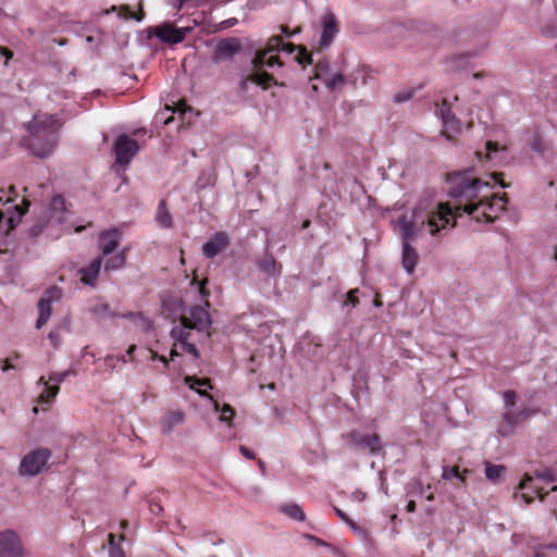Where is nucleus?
Instances as JSON below:
<instances>
[{
  "label": "nucleus",
  "mask_w": 557,
  "mask_h": 557,
  "mask_svg": "<svg viewBox=\"0 0 557 557\" xmlns=\"http://www.w3.org/2000/svg\"><path fill=\"white\" fill-rule=\"evenodd\" d=\"M28 132L27 146L34 156L46 158L58 145L59 121L49 114H37L26 125Z\"/></svg>",
  "instance_id": "3"
},
{
  "label": "nucleus",
  "mask_w": 557,
  "mask_h": 557,
  "mask_svg": "<svg viewBox=\"0 0 557 557\" xmlns=\"http://www.w3.org/2000/svg\"><path fill=\"white\" fill-rule=\"evenodd\" d=\"M76 372L72 369L65 370L63 372H53L49 375V382H54L55 384L52 386L48 385V382L41 376L38 381L39 384L45 386L44 392L40 395V401L45 404H49L59 393L60 387L59 384L64 382L67 376L75 375Z\"/></svg>",
  "instance_id": "16"
},
{
  "label": "nucleus",
  "mask_w": 557,
  "mask_h": 557,
  "mask_svg": "<svg viewBox=\"0 0 557 557\" xmlns=\"http://www.w3.org/2000/svg\"><path fill=\"white\" fill-rule=\"evenodd\" d=\"M239 451L243 456H245L247 459H255L256 458V455L246 446H240L239 447Z\"/></svg>",
  "instance_id": "58"
},
{
  "label": "nucleus",
  "mask_w": 557,
  "mask_h": 557,
  "mask_svg": "<svg viewBox=\"0 0 557 557\" xmlns=\"http://www.w3.org/2000/svg\"><path fill=\"white\" fill-rule=\"evenodd\" d=\"M109 557H125V554L121 546H113L109 549Z\"/></svg>",
  "instance_id": "54"
},
{
  "label": "nucleus",
  "mask_w": 557,
  "mask_h": 557,
  "mask_svg": "<svg viewBox=\"0 0 557 557\" xmlns=\"http://www.w3.org/2000/svg\"><path fill=\"white\" fill-rule=\"evenodd\" d=\"M315 77L322 79V74H327L330 72V63L326 60H321L315 65Z\"/></svg>",
  "instance_id": "43"
},
{
  "label": "nucleus",
  "mask_w": 557,
  "mask_h": 557,
  "mask_svg": "<svg viewBox=\"0 0 557 557\" xmlns=\"http://www.w3.org/2000/svg\"><path fill=\"white\" fill-rule=\"evenodd\" d=\"M182 346L187 352L194 355L195 357L199 356L198 349L194 344L186 342V344H183Z\"/></svg>",
  "instance_id": "56"
},
{
  "label": "nucleus",
  "mask_w": 557,
  "mask_h": 557,
  "mask_svg": "<svg viewBox=\"0 0 557 557\" xmlns=\"http://www.w3.org/2000/svg\"><path fill=\"white\" fill-rule=\"evenodd\" d=\"M280 510H281V512H283L284 515H286L287 517H289L293 520L305 521V519H306V515H305L302 508L298 504H295V503L284 504L280 507Z\"/></svg>",
  "instance_id": "27"
},
{
  "label": "nucleus",
  "mask_w": 557,
  "mask_h": 557,
  "mask_svg": "<svg viewBox=\"0 0 557 557\" xmlns=\"http://www.w3.org/2000/svg\"><path fill=\"white\" fill-rule=\"evenodd\" d=\"M453 212L446 203L435 202L432 199H421L410 214H401L397 219V226L401 237V264L408 274L414 272L419 261L417 250L410 242L417 239L426 225L432 236L445 228L450 223Z\"/></svg>",
  "instance_id": "1"
},
{
  "label": "nucleus",
  "mask_w": 557,
  "mask_h": 557,
  "mask_svg": "<svg viewBox=\"0 0 557 557\" xmlns=\"http://www.w3.org/2000/svg\"><path fill=\"white\" fill-rule=\"evenodd\" d=\"M140 312H128V313H125V314H121V317L125 318V319H129L134 322H137L138 318L140 317ZM120 317V314L117 315Z\"/></svg>",
  "instance_id": "61"
},
{
  "label": "nucleus",
  "mask_w": 557,
  "mask_h": 557,
  "mask_svg": "<svg viewBox=\"0 0 557 557\" xmlns=\"http://www.w3.org/2000/svg\"><path fill=\"white\" fill-rule=\"evenodd\" d=\"M210 304L208 300L205 301V306L195 305L189 308L186 314H183L181 319L186 320L189 329L196 330L198 332L207 331L212 321L209 314L208 308Z\"/></svg>",
  "instance_id": "10"
},
{
  "label": "nucleus",
  "mask_w": 557,
  "mask_h": 557,
  "mask_svg": "<svg viewBox=\"0 0 557 557\" xmlns=\"http://www.w3.org/2000/svg\"><path fill=\"white\" fill-rule=\"evenodd\" d=\"M472 169L468 168L462 171L453 172L447 175L448 195L451 198H461L467 201L466 205L456 206L450 220L455 214L465 212L471 215L475 221L484 220L492 223L504 210L506 205V194L503 196L494 195L492 199H481L478 203L472 201L479 196L482 187H487L488 183L472 175ZM450 210H453L450 208Z\"/></svg>",
  "instance_id": "2"
},
{
  "label": "nucleus",
  "mask_w": 557,
  "mask_h": 557,
  "mask_svg": "<svg viewBox=\"0 0 557 557\" xmlns=\"http://www.w3.org/2000/svg\"><path fill=\"white\" fill-rule=\"evenodd\" d=\"M492 178L497 183L499 184L503 188H506L508 187L507 184H505L503 181H502V177H503V174L502 173H492L491 174Z\"/></svg>",
  "instance_id": "60"
},
{
  "label": "nucleus",
  "mask_w": 557,
  "mask_h": 557,
  "mask_svg": "<svg viewBox=\"0 0 557 557\" xmlns=\"http://www.w3.org/2000/svg\"><path fill=\"white\" fill-rule=\"evenodd\" d=\"M473 57L472 53H467V54H461V55H457V57H454L451 60H450V66L453 70H458L459 69V64L460 62L469 59Z\"/></svg>",
  "instance_id": "48"
},
{
  "label": "nucleus",
  "mask_w": 557,
  "mask_h": 557,
  "mask_svg": "<svg viewBox=\"0 0 557 557\" xmlns=\"http://www.w3.org/2000/svg\"><path fill=\"white\" fill-rule=\"evenodd\" d=\"M485 469V476L488 481L496 483L499 481V479L504 475L506 472V467L503 465H494L490 461H486L484 463Z\"/></svg>",
  "instance_id": "28"
},
{
  "label": "nucleus",
  "mask_w": 557,
  "mask_h": 557,
  "mask_svg": "<svg viewBox=\"0 0 557 557\" xmlns=\"http://www.w3.org/2000/svg\"><path fill=\"white\" fill-rule=\"evenodd\" d=\"M533 413L534 410L525 406L519 409L504 410L500 421L497 424V433L503 437L511 436L516 428L522 424Z\"/></svg>",
  "instance_id": "7"
},
{
  "label": "nucleus",
  "mask_w": 557,
  "mask_h": 557,
  "mask_svg": "<svg viewBox=\"0 0 557 557\" xmlns=\"http://www.w3.org/2000/svg\"><path fill=\"white\" fill-rule=\"evenodd\" d=\"M277 28H278V30L282 33V35H283L284 37H286V38H290V37H293V36H294V33H292V30L289 29V27H288V26H286V25H281V26H278Z\"/></svg>",
  "instance_id": "59"
},
{
  "label": "nucleus",
  "mask_w": 557,
  "mask_h": 557,
  "mask_svg": "<svg viewBox=\"0 0 557 557\" xmlns=\"http://www.w3.org/2000/svg\"><path fill=\"white\" fill-rule=\"evenodd\" d=\"M24 548L18 534L13 530L0 532V557H22Z\"/></svg>",
  "instance_id": "13"
},
{
  "label": "nucleus",
  "mask_w": 557,
  "mask_h": 557,
  "mask_svg": "<svg viewBox=\"0 0 557 557\" xmlns=\"http://www.w3.org/2000/svg\"><path fill=\"white\" fill-rule=\"evenodd\" d=\"M187 381H193L194 382V383L190 384V387L196 389L201 396L207 395L206 392H203V391H201L199 388H196V386H195V385H197V386H205V385H207L208 384L207 380L190 379V377H188Z\"/></svg>",
  "instance_id": "49"
},
{
  "label": "nucleus",
  "mask_w": 557,
  "mask_h": 557,
  "mask_svg": "<svg viewBox=\"0 0 557 557\" xmlns=\"http://www.w3.org/2000/svg\"><path fill=\"white\" fill-rule=\"evenodd\" d=\"M258 269L267 274L269 277H277L282 273V265L278 263L272 255L264 253L257 260Z\"/></svg>",
  "instance_id": "22"
},
{
  "label": "nucleus",
  "mask_w": 557,
  "mask_h": 557,
  "mask_svg": "<svg viewBox=\"0 0 557 557\" xmlns=\"http://www.w3.org/2000/svg\"><path fill=\"white\" fill-rule=\"evenodd\" d=\"M297 51H298V53L295 57V60L297 61V63H299L301 65H306V64H311L312 63V57H311L310 53H308L306 47L299 46Z\"/></svg>",
  "instance_id": "37"
},
{
  "label": "nucleus",
  "mask_w": 557,
  "mask_h": 557,
  "mask_svg": "<svg viewBox=\"0 0 557 557\" xmlns=\"http://www.w3.org/2000/svg\"><path fill=\"white\" fill-rule=\"evenodd\" d=\"M442 478L444 480L458 479L460 482H465V475L459 472L458 467L444 466Z\"/></svg>",
  "instance_id": "35"
},
{
  "label": "nucleus",
  "mask_w": 557,
  "mask_h": 557,
  "mask_svg": "<svg viewBox=\"0 0 557 557\" xmlns=\"http://www.w3.org/2000/svg\"><path fill=\"white\" fill-rule=\"evenodd\" d=\"M503 398H504V410L513 409V407L516 405L517 394L513 391L508 389L504 393Z\"/></svg>",
  "instance_id": "38"
},
{
  "label": "nucleus",
  "mask_w": 557,
  "mask_h": 557,
  "mask_svg": "<svg viewBox=\"0 0 557 557\" xmlns=\"http://www.w3.org/2000/svg\"><path fill=\"white\" fill-rule=\"evenodd\" d=\"M216 176L213 171H202L197 180V190L214 185Z\"/></svg>",
  "instance_id": "33"
},
{
  "label": "nucleus",
  "mask_w": 557,
  "mask_h": 557,
  "mask_svg": "<svg viewBox=\"0 0 557 557\" xmlns=\"http://www.w3.org/2000/svg\"><path fill=\"white\" fill-rule=\"evenodd\" d=\"M92 312L99 317H110V318H115L117 317L119 314L111 311L110 309V306L108 304H99V305H96L94 308H92Z\"/></svg>",
  "instance_id": "36"
},
{
  "label": "nucleus",
  "mask_w": 557,
  "mask_h": 557,
  "mask_svg": "<svg viewBox=\"0 0 557 557\" xmlns=\"http://www.w3.org/2000/svg\"><path fill=\"white\" fill-rule=\"evenodd\" d=\"M0 52L2 55L7 58V60L11 59L13 57V52L9 50L8 48L0 47Z\"/></svg>",
  "instance_id": "63"
},
{
  "label": "nucleus",
  "mask_w": 557,
  "mask_h": 557,
  "mask_svg": "<svg viewBox=\"0 0 557 557\" xmlns=\"http://www.w3.org/2000/svg\"><path fill=\"white\" fill-rule=\"evenodd\" d=\"M486 157L492 159V152H497L499 150L498 144L493 141H487L486 145Z\"/></svg>",
  "instance_id": "52"
},
{
  "label": "nucleus",
  "mask_w": 557,
  "mask_h": 557,
  "mask_svg": "<svg viewBox=\"0 0 557 557\" xmlns=\"http://www.w3.org/2000/svg\"><path fill=\"white\" fill-rule=\"evenodd\" d=\"M115 162L120 165L127 166L139 151L138 143L129 136L119 135L113 145Z\"/></svg>",
  "instance_id": "9"
},
{
  "label": "nucleus",
  "mask_w": 557,
  "mask_h": 557,
  "mask_svg": "<svg viewBox=\"0 0 557 557\" xmlns=\"http://www.w3.org/2000/svg\"><path fill=\"white\" fill-rule=\"evenodd\" d=\"M412 96H413L412 90L400 91L394 96V101L397 103H403V102L410 100L412 98Z\"/></svg>",
  "instance_id": "46"
},
{
  "label": "nucleus",
  "mask_w": 557,
  "mask_h": 557,
  "mask_svg": "<svg viewBox=\"0 0 557 557\" xmlns=\"http://www.w3.org/2000/svg\"><path fill=\"white\" fill-rule=\"evenodd\" d=\"M530 147L534 152L539 153L540 156H544L546 150L548 149L546 141L539 133H535L533 135L532 140L530 143Z\"/></svg>",
  "instance_id": "34"
},
{
  "label": "nucleus",
  "mask_w": 557,
  "mask_h": 557,
  "mask_svg": "<svg viewBox=\"0 0 557 557\" xmlns=\"http://www.w3.org/2000/svg\"><path fill=\"white\" fill-rule=\"evenodd\" d=\"M46 224H47L46 222L35 224L34 226H32L29 228V234L32 236L39 235L42 232V230L46 227Z\"/></svg>",
  "instance_id": "55"
},
{
  "label": "nucleus",
  "mask_w": 557,
  "mask_h": 557,
  "mask_svg": "<svg viewBox=\"0 0 557 557\" xmlns=\"http://www.w3.org/2000/svg\"><path fill=\"white\" fill-rule=\"evenodd\" d=\"M255 72L251 73L253 84L260 86L262 89H268L273 85H277L275 77L263 70V67H253Z\"/></svg>",
  "instance_id": "24"
},
{
  "label": "nucleus",
  "mask_w": 557,
  "mask_h": 557,
  "mask_svg": "<svg viewBox=\"0 0 557 557\" xmlns=\"http://www.w3.org/2000/svg\"><path fill=\"white\" fill-rule=\"evenodd\" d=\"M345 438L347 444L361 451H368L370 455L376 456L383 450L381 438L377 434H367L360 431L349 432Z\"/></svg>",
  "instance_id": "8"
},
{
  "label": "nucleus",
  "mask_w": 557,
  "mask_h": 557,
  "mask_svg": "<svg viewBox=\"0 0 557 557\" xmlns=\"http://www.w3.org/2000/svg\"><path fill=\"white\" fill-rule=\"evenodd\" d=\"M322 81L330 90H336L346 83V78L342 73L326 75L325 77L322 78Z\"/></svg>",
  "instance_id": "32"
},
{
  "label": "nucleus",
  "mask_w": 557,
  "mask_h": 557,
  "mask_svg": "<svg viewBox=\"0 0 557 557\" xmlns=\"http://www.w3.org/2000/svg\"><path fill=\"white\" fill-rule=\"evenodd\" d=\"M307 539L317 543L318 545H321V546H324V547H327L330 548L334 554H338L339 553V549L336 548L334 545L330 544V543H326L324 542L323 540L314 536V535H307Z\"/></svg>",
  "instance_id": "45"
},
{
  "label": "nucleus",
  "mask_w": 557,
  "mask_h": 557,
  "mask_svg": "<svg viewBox=\"0 0 557 557\" xmlns=\"http://www.w3.org/2000/svg\"><path fill=\"white\" fill-rule=\"evenodd\" d=\"M136 323H137L138 327L140 329V331L144 333H149L153 329L152 321L150 319L144 317L143 313L140 314V317L138 318Z\"/></svg>",
  "instance_id": "40"
},
{
  "label": "nucleus",
  "mask_w": 557,
  "mask_h": 557,
  "mask_svg": "<svg viewBox=\"0 0 557 557\" xmlns=\"http://www.w3.org/2000/svg\"><path fill=\"white\" fill-rule=\"evenodd\" d=\"M351 499L357 502V503H361L366 499V493L362 492V491H355L351 493Z\"/></svg>",
  "instance_id": "57"
},
{
  "label": "nucleus",
  "mask_w": 557,
  "mask_h": 557,
  "mask_svg": "<svg viewBox=\"0 0 557 557\" xmlns=\"http://www.w3.org/2000/svg\"><path fill=\"white\" fill-rule=\"evenodd\" d=\"M101 265L102 259L99 257L94 259L89 265L79 269L78 274L81 275V282L85 285L95 286Z\"/></svg>",
  "instance_id": "21"
},
{
  "label": "nucleus",
  "mask_w": 557,
  "mask_h": 557,
  "mask_svg": "<svg viewBox=\"0 0 557 557\" xmlns=\"http://www.w3.org/2000/svg\"><path fill=\"white\" fill-rule=\"evenodd\" d=\"M358 293H359L358 288L350 289L346 295V300L344 301V306L350 305L354 308L357 307V305L359 304V299L357 296Z\"/></svg>",
  "instance_id": "41"
},
{
  "label": "nucleus",
  "mask_w": 557,
  "mask_h": 557,
  "mask_svg": "<svg viewBox=\"0 0 557 557\" xmlns=\"http://www.w3.org/2000/svg\"><path fill=\"white\" fill-rule=\"evenodd\" d=\"M299 46H296L292 42H284L283 37L281 35H273L267 41L263 48H260L256 51L255 57L251 59L252 67H274L277 65L278 67L283 66V62L281 61L278 55L273 53H277L281 50L286 51L287 53H294L297 51Z\"/></svg>",
  "instance_id": "4"
},
{
  "label": "nucleus",
  "mask_w": 557,
  "mask_h": 557,
  "mask_svg": "<svg viewBox=\"0 0 557 557\" xmlns=\"http://www.w3.org/2000/svg\"><path fill=\"white\" fill-rule=\"evenodd\" d=\"M253 79H255V77H252L251 73L248 74L247 76L243 77L239 82V88L243 91H246L248 89L249 85L253 84Z\"/></svg>",
  "instance_id": "50"
},
{
  "label": "nucleus",
  "mask_w": 557,
  "mask_h": 557,
  "mask_svg": "<svg viewBox=\"0 0 557 557\" xmlns=\"http://www.w3.org/2000/svg\"><path fill=\"white\" fill-rule=\"evenodd\" d=\"M540 479L547 483L555 482L557 480V462L553 467H545L542 470H534L532 473H525L519 483V490H531V494L522 493L521 497L527 504L533 502L534 496L540 497L541 500L545 498L547 492L543 494L542 488L530 486L533 479Z\"/></svg>",
  "instance_id": "5"
},
{
  "label": "nucleus",
  "mask_w": 557,
  "mask_h": 557,
  "mask_svg": "<svg viewBox=\"0 0 557 557\" xmlns=\"http://www.w3.org/2000/svg\"><path fill=\"white\" fill-rule=\"evenodd\" d=\"M213 406L215 411H220L219 420L231 425L235 416V410L227 404H224L223 407L220 408V404L216 400L213 401Z\"/></svg>",
  "instance_id": "31"
},
{
  "label": "nucleus",
  "mask_w": 557,
  "mask_h": 557,
  "mask_svg": "<svg viewBox=\"0 0 557 557\" xmlns=\"http://www.w3.org/2000/svg\"><path fill=\"white\" fill-rule=\"evenodd\" d=\"M25 206L28 207L29 202L24 201ZM27 208L22 209L18 206L14 207V212L9 216H5L2 211H0V228L5 227L3 231L5 234H9L10 231H13L21 222L22 216L26 213Z\"/></svg>",
  "instance_id": "20"
},
{
  "label": "nucleus",
  "mask_w": 557,
  "mask_h": 557,
  "mask_svg": "<svg viewBox=\"0 0 557 557\" xmlns=\"http://www.w3.org/2000/svg\"><path fill=\"white\" fill-rule=\"evenodd\" d=\"M409 494L416 495V496H422L424 493V486L421 482V480L416 479L409 484Z\"/></svg>",
  "instance_id": "39"
},
{
  "label": "nucleus",
  "mask_w": 557,
  "mask_h": 557,
  "mask_svg": "<svg viewBox=\"0 0 557 557\" xmlns=\"http://www.w3.org/2000/svg\"><path fill=\"white\" fill-rule=\"evenodd\" d=\"M62 333L59 330H51L48 334V338L51 342L54 349H58L62 343Z\"/></svg>",
  "instance_id": "42"
},
{
  "label": "nucleus",
  "mask_w": 557,
  "mask_h": 557,
  "mask_svg": "<svg viewBox=\"0 0 557 557\" xmlns=\"http://www.w3.org/2000/svg\"><path fill=\"white\" fill-rule=\"evenodd\" d=\"M162 510V507L158 503H153L150 505V511L153 513H159Z\"/></svg>",
  "instance_id": "64"
},
{
  "label": "nucleus",
  "mask_w": 557,
  "mask_h": 557,
  "mask_svg": "<svg viewBox=\"0 0 557 557\" xmlns=\"http://www.w3.org/2000/svg\"><path fill=\"white\" fill-rule=\"evenodd\" d=\"M53 330H59L60 333L64 334L70 332V321L67 318L62 319Z\"/></svg>",
  "instance_id": "51"
},
{
  "label": "nucleus",
  "mask_w": 557,
  "mask_h": 557,
  "mask_svg": "<svg viewBox=\"0 0 557 557\" xmlns=\"http://www.w3.org/2000/svg\"><path fill=\"white\" fill-rule=\"evenodd\" d=\"M231 244V237L226 232H216L212 234L208 242L202 245V253L208 259H213L223 252Z\"/></svg>",
  "instance_id": "17"
},
{
  "label": "nucleus",
  "mask_w": 557,
  "mask_h": 557,
  "mask_svg": "<svg viewBox=\"0 0 557 557\" xmlns=\"http://www.w3.org/2000/svg\"><path fill=\"white\" fill-rule=\"evenodd\" d=\"M126 262V249L115 253L114 256L108 258L104 263V270H119L124 267Z\"/></svg>",
  "instance_id": "30"
},
{
  "label": "nucleus",
  "mask_w": 557,
  "mask_h": 557,
  "mask_svg": "<svg viewBox=\"0 0 557 557\" xmlns=\"http://www.w3.org/2000/svg\"><path fill=\"white\" fill-rule=\"evenodd\" d=\"M184 421V413L180 410L169 411L162 418V428L165 433H170L175 426Z\"/></svg>",
  "instance_id": "25"
},
{
  "label": "nucleus",
  "mask_w": 557,
  "mask_h": 557,
  "mask_svg": "<svg viewBox=\"0 0 557 557\" xmlns=\"http://www.w3.org/2000/svg\"><path fill=\"white\" fill-rule=\"evenodd\" d=\"M62 297L61 288L57 286H52L47 289L38 302V320L36 322V327L41 329L49 320L51 315V305L55 301H59Z\"/></svg>",
  "instance_id": "14"
},
{
  "label": "nucleus",
  "mask_w": 557,
  "mask_h": 557,
  "mask_svg": "<svg viewBox=\"0 0 557 557\" xmlns=\"http://www.w3.org/2000/svg\"><path fill=\"white\" fill-rule=\"evenodd\" d=\"M154 219L160 227H163V228H172L173 227L172 214L168 210L166 201L164 199L159 201Z\"/></svg>",
  "instance_id": "23"
},
{
  "label": "nucleus",
  "mask_w": 557,
  "mask_h": 557,
  "mask_svg": "<svg viewBox=\"0 0 557 557\" xmlns=\"http://www.w3.org/2000/svg\"><path fill=\"white\" fill-rule=\"evenodd\" d=\"M237 23H238V20L236 17H231V18L224 20L218 24L215 30H224V29L231 28V27L235 26Z\"/></svg>",
  "instance_id": "47"
},
{
  "label": "nucleus",
  "mask_w": 557,
  "mask_h": 557,
  "mask_svg": "<svg viewBox=\"0 0 557 557\" xmlns=\"http://www.w3.org/2000/svg\"><path fill=\"white\" fill-rule=\"evenodd\" d=\"M122 10H125L128 12L127 15H125V18H136L138 22H140L144 17V14H140V15H135L134 13L129 12L128 11V7H122Z\"/></svg>",
  "instance_id": "62"
},
{
  "label": "nucleus",
  "mask_w": 557,
  "mask_h": 557,
  "mask_svg": "<svg viewBox=\"0 0 557 557\" xmlns=\"http://www.w3.org/2000/svg\"><path fill=\"white\" fill-rule=\"evenodd\" d=\"M177 1H178V4H177L178 10L183 9L188 3H193L195 5H200V4L208 2V0H177Z\"/></svg>",
  "instance_id": "53"
},
{
  "label": "nucleus",
  "mask_w": 557,
  "mask_h": 557,
  "mask_svg": "<svg viewBox=\"0 0 557 557\" xmlns=\"http://www.w3.org/2000/svg\"><path fill=\"white\" fill-rule=\"evenodd\" d=\"M338 30H339L338 24H337V21H336V17L334 16V14L327 13V14L323 15L322 33H321V36L319 39V46L321 48L329 47L333 42Z\"/></svg>",
  "instance_id": "18"
},
{
  "label": "nucleus",
  "mask_w": 557,
  "mask_h": 557,
  "mask_svg": "<svg viewBox=\"0 0 557 557\" xmlns=\"http://www.w3.org/2000/svg\"><path fill=\"white\" fill-rule=\"evenodd\" d=\"M181 320V324L180 325H175L172 330H171V336L173 339L180 342L182 345L183 344H186V342H188V338H189V332L188 330L189 326H188V322L186 320H183V319H180Z\"/></svg>",
  "instance_id": "29"
},
{
  "label": "nucleus",
  "mask_w": 557,
  "mask_h": 557,
  "mask_svg": "<svg viewBox=\"0 0 557 557\" xmlns=\"http://www.w3.org/2000/svg\"><path fill=\"white\" fill-rule=\"evenodd\" d=\"M121 243V233L116 228L104 231L99 236V247L102 256L114 252Z\"/></svg>",
  "instance_id": "19"
},
{
  "label": "nucleus",
  "mask_w": 557,
  "mask_h": 557,
  "mask_svg": "<svg viewBox=\"0 0 557 557\" xmlns=\"http://www.w3.org/2000/svg\"><path fill=\"white\" fill-rule=\"evenodd\" d=\"M51 458V450L39 447L25 455L18 467V473L23 476H35L42 472Z\"/></svg>",
  "instance_id": "6"
},
{
  "label": "nucleus",
  "mask_w": 557,
  "mask_h": 557,
  "mask_svg": "<svg viewBox=\"0 0 557 557\" xmlns=\"http://www.w3.org/2000/svg\"><path fill=\"white\" fill-rule=\"evenodd\" d=\"M50 218L61 222L63 213L66 211L65 200L62 196L55 195L50 202L49 207Z\"/></svg>",
  "instance_id": "26"
},
{
  "label": "nucleus",
  "mask_w": 557,
  "mask_h": 557,
  "mask_svg": "<svg viewBox=\"0 0 557 557\" xmlns=\"http://www.w3.org/2000/svg\"><path fill=\"white\" fill-rule=\"evenodd\" d=\"M336 515L338 518H341L343 521H345L352 530L358 531L359 527L348 518V516L339 508H334Z\"/></svg>",
  "instance_id": "44"
},
{
  "label": "nucleus",
  "mask_w": 557,
  "mask_h": 557,
  "mask_svg": "<svg viewBox=\"0 0 557 557\" xmlns=\"http://www.w3.org/2000/svg\"><path fill=\"white\" fill-rule=\"evenodd\" d=\"M242 51L240 40L237 37H227L216 42L212 52V61L218 64L234 58Z\"/></svg>",
  "instance_id": "11"
},
{
  "label": "nucleus",
  "mask_w": 557,
  "mask_h": 557,
  "mask_svg": "<svg viewBox=\"0 0 557 557\" xmlns=\"http://www.w3.org/2000/svg\"><path fill=\"white\" fill-rule=\"evenodd\" d=\"M189 32H191V27L177 28L171 23H163L151 28V34L170 45L182 42Z\"/></svg>",
  "instance_id": "15"
},
{
  "label": "nucleus",
  "mask_w": 557,
  "mask_h": 557,
  "mask_svg": "<svg viewBox=\"0 0 557 557\" xmlns=\"http://www.w3.org/2000/svg\"><path fill=\"white\" fill-rule=\"evenodd\" d=\"M436 113L441 116L442 120V135L445 136L448 140H453L455 136L460 132V123L453 113L450 104L446 100H443L438 106Z\"/></svg>",
  "instance_id": "12"
}]
</instances>
